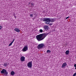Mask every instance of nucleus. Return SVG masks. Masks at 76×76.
I'll use <instances>...</instances> for the list:
<instances>
[{
  "label": "nucleus",
  "mask_w": 76,
  "mask_h": 76,
  "mask_svg": "<svg viewBox=\"0 0 76 76\" xmlns=\"http://www.w3.org/2000/svg\"><path fill=\"white\" fill-rule=\"evenodd\" d=\"M53 25V24L52 23H50L49 24V25Z\"/></svg>",
  "instance_id": "nucleus-24"
},
{
  "label": "nucleus",
  "mask_w": 76,
  "mask_h": 76,
  "mask_svg": "<svg viewBox=\"0 0 76 76\" xmlns=\"http://www.w3.org/2000/svg\"><path fill=\"white\" fill-rule=\"evenodd\" d=\"M14 41H15V39H13L12 42V43H13V42H14Z\"/></svg>",
  "instance_id": "nucleus-20"
},
{
  "label": "nucleus",
  "mask_w": 76,
  "mask_h": 76,
  "mask_svg": "<svg viewBox=\"0 0 76 76\" xmlns=\"http://www.w3.org/2000/svg\"><path fill=\"white\" fill-rule=\"evenodd\" d=\"M2 28V27L0 26V30H1Z\"/></svg>",
  "instance_id": "nucleus-18"
},
{
  "label": "nucleus",
  "mask_w": 76,
  "mask_h": 76,
  "mask_svg": "<svg viewBox=\"0 0 76 76\" xmlns=\"http://www.w3.org/2000/svg\"><path fill=\"white\" fill-rule=\"evenodd\" d=\"M1 73L2 74H4L5 76H7L8 74V72H7L6 70L4 69H3L2 70L1 72Z\"/></svg>",
  "instance_id": "nucleus-3"
},
{
  "label": "nucleus",
  "mask_w": 76,
  "mask_h": 76,
  "mask_svg": "<svg viewBox=\"0 0 76 76\" xmlns=\"http://www.w3.org/2000/svg\"><path fill=\"white\" fill-rule=\"evenodd\" d=\"M42 35H43V38L44 39L45 38L46 36L48 35L49 34V33H46V34H42Z\"/></svg>",
  "instance_id": "nucleus-10"
},
{
  "label": "nucleus",
  "mask_w": 76,
  "mask_h": 76,
  "mask_svg": "<svg viewBox=\"0 0 76 76\" xmlns=\"http://www.w3.org/2000/svg\"><path fill=\"white\" fill-rule=\"evenodd\" d=\"M43 22H47L45 23L46 24H50V22H54L56 20L55 18H43L42 19Z\"/></svg>",
  "instance_id": "nucleus-1"
},
{
  "label": "nucleus",
  "mask_w": 76,
  "mask_h": 76,
  "mask_svg": "<svg viewBox=\"0 0 76 76\" xmlns=\"http://www.w3.org/2000/svg\"><path fill=\"white\" fill-rule=\"evenodd\" d=\"M32 61H31L27 64V66L29 68H32Z\"/></svg>",
  "instance_id": "nucleus-4"
},
{
  "label": "nucleus",
  "mask_w": 76,
  "mask_h": 76,
  "mask_svg": "<svg viewBox=\"0 0 76 76\" xmlns=\"http://www.w3.org/2000/svg\"><path fill=\"white\" fill-rule=\"evenodd\" d=\"M65 0V1H66V0Z\"/></svg>",
  "instance_id": "nucleus-26"
},
{
  "label": "nucleus",
  "mask_w": 76,
  "mask_h": 76,
  "mask_svg": "<svg viewBox=\"0 0 76 76\" xmlns=\"http://www.w3.org/2000/svg\"><path fill=\"white\" fill-rule=\"evenodd\" d=\"M44 46V44H40L39 45V46L38 47V49H41L43 47V46Z\"/></svg>",
  "instance_id": "nucleus-6"
},
{
  "label": "nucleus",
  "mask_w": 76,
  "mask_h": 76,
  "mask_svg": "<svg viewBox=\"0 0 76 76\" xmlns=\"http://www.w3.org/2000/svg\"><path fill=\"white\" fill-rule=\"evenodd\" d=\"M28 47H27V46H25L24 48L22 50V51H23L24 52H25V51H27V50H28Z\"/></svg>",
  "instance_id": "nucleus-5"
},
{
  "label": "nucleus",
  "mask_w": 76,
  "mask_h": 76,
  "mask_svg": "<svg viewBox=\"0 0 76 76\" xmlns=\"http://www.w3.org/2000/svg\"><path fill=\"white\" fill-rule=\"evenodd\" d=\"M20 58L21 61H25V57L23 56Z\"/></svg>",
  "instance_id": "nucleus-8"
},
{
  "label": "nucleus",
  "mask_w": 76,
  "mask_h": 76,
  "mask_svg": "<svg viewBox=\"0 0 76 76\" xmlns=\"http://www.w3.org/2000/svg\"><path fill=\"white\" fill-rule=\"evenodd\" d=\"M51 53V51L50 50H48L47 51V53Z\"/></svg>",
  "instance_id": "nucleus-14"
},
{
  "label": "nucleus",
  "mask_w": 76,
  "mask_h": 76,
  "mask_svg": "<svg viewBox=\"0 0 76 76\" xmlns=\"http://www.w3.org/2000/svg\"><path fill=\"white\" fill-rule=\"evenodd\" d=\"M69 18V17H66V19H68V18Z\"/></svg>",
  "instance_id": "nucleus-23"
},
{
  "label": "nucleus",
  "mask_w": 76,
  "mask_h": 76,
  "mask_svg": "<svg viewBox=\"0 0 76 76\" xmlns=\"http://www.w3.org/2000/svg\"><path fill=\"white\" fill-rule=\"evenodd\" d=\"M30 16H31V17H33V15L32 14H30Z\"/></svg>",
  "instance_id": "nucleus-19"
},
{
  "label": "nucleus",
  "mask_w": 76,
  "mask_h": 76,
  "mask_svg": "<svg viewBox=\"0 0 76 76\" xmlns=\"http://www.w3.org/2000/svg\"><path fill=\"white\" fill-rule=\"evenodd\" d=\"M7 66V64H5V63L4 64V67H6V66Z\"/></svg>",
  "instance_id": "nucleus-15"
},
{
  "label": "nucleus",
  "mask_w": 76,
  "mask_h": 76,
  "mask_svg": "<svg viewBox=\"0 0 76 76\" xmlns=\"http://www.w3.org/2000/svg\"><path fill=\"white\" fill-rule=\"evenodd\" d=\"M14 30L15 31H16V32H20V29L17 28H15Z\"/></svg>",
  "instance_id": "nucleus-9"
},
{
  "label": "nucleus",
  "mask_w": 76,
  "mask_h": 76,
  "mask_svg": "<svg viewBox=\"0 0 76 76\" xmlns=\"http://www.w3.org/2000/svg\"><path fill=\"white\" fill-rule=\"evenodd\" d=\"M65 54H66V55H68V54H69V50H66L65 52Z\"/></svg>",
  "instance_id": "nucleus-12"
},
{
  "label": "nucleus",
  "mask_w": 76,
  "mask_h": 76,
  "mask_svg": "<svg viewBox=\"0 0 76 76\" xmlns=\"http://www.w3.org/2000/svg\"><path fill=\"white\" fill-rule=\"evenodd\" d=\"M12 44H13V43L11 42L9 45V46H11V45H12Z\"/></svg>",
  "instance_id": "nucleus-17"
},
{
  "label": "nucleus",
  "mask_w": 76,
  "mask_h": 76,
  "mask_svg": "<svg viewBox=\"0 0 76 76\" xmlns=\"http://www.w3.org/2000/svg\"><path fill=\"white\" fill-rule=\"evenodd\" d=\"M74 66L75 67H76V64H75Z\"/></svg>",
  "instance_id": "nucleus-22"
},
{
  "label": "nucleus",
  "mask_w": 76,
  "mask_h": 76,
  "mask_svg": "<svg viewBox=\"0 0 76 76\" xmlns=\"http://www.w3.org/2000/svg\"><path fill=\"white\" fill-rule=\"evenodd\" d=\"M36 38L38 41H40L44 39L42 34L37 35L36 36Z\"/></svg>",
  "instance_id": "nucleus-2"
},
{
  "label": "nucleus",
  "mask_w": 76,
  "mask_h": 76,
  "mask_svg": "<svg viewBox=\"0 0 76 76\" xmlns=\"http://www.w3.org/2000/svg\"><path fill=\"white\" fill-rule=\"evenodd\" d=\"M66 66H67V64H66V62H65L62 64L61 68H63V67L64 68H65Z\"/></svg>",
  "instance_id": "nucleus-7"
},
{
  "label": "nucleus",
  "mask_w": 76,
  "mask_h": 76,
  "mask_svg": "<svg viewBox=\"0 0 76 76\" xmlns=\"http://www.w3.org/2000/svg\"><path fill=\"white\" fill-rule=\"evenodd\" d=\"M31 5L32 6H34V4L33 3H31Z\"/></svg>",
  "instance_id": "nucleus-21"
},
{
  "label": "nucleus",
  "mask_w": 76,
  "mask_h": 76,
  "mask_svg": "<svg viewBox=\"0 0 76 76\" xmlns=\"http://www.w3.org/2000/svg\"><path fill=\"white\" fill-rule=\"evenodd\" d=\"M11 75H15V72H14L13 71H12L11 72Z\"/></svg>",
  "instance_id": "nucleus-13"
},
{
  "label": "nucleus",
  "mask_w": 76,
  "mask_h": 76,
  "mask_svg": "<svg viewBox=\"0 0 76 76\" xmlns=\"http://www.w3.org/2000/svg\"><path fill=\"white\" fill-rule=\"evenodd\" d=\"M32 19H33V20H34V18H33Z\"/></svg>",
  "instance_id": "nucleus-25"
},
{
  "label": "nucleus",
  "mask_w": 76,
  "mask_h": 76,
  "mask_svg": "<svg viewBox=\"0 0 76 76\" xmlns=\"http://www.w3.org/2000/svg\"><path fill=\"white\" fill-rule=\"evenodd\" d=\"M44 28L46 31H47L48 30V26H45L43 27Z\"/></svg>",
  "instance_id": "nucleus-11"
},
{
  "label": "nucleus",
  "mask_w": 76,
  "mask_h": 76,
  "mask_svg": "<svg viewBox=\"0 0 76 76\" xmlns=\"http://www.w3.org/2000/svg\"><path fill=\"white\" fill-rule=\"evenodd\" d=\"M39 32H43V30L42 29H40L39 30Z\"/></svg>",
  "instance_id": "nucleus-16"
}]
</instances>
